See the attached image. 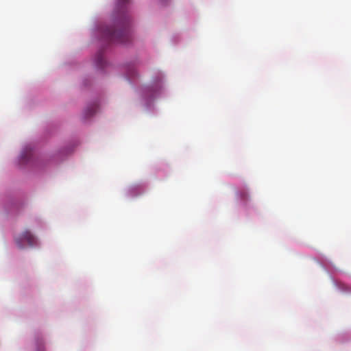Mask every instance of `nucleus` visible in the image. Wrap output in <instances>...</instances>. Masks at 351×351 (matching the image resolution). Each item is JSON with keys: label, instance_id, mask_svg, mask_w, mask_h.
<instances>
[{"label": "nucleus", "instance_id": "1", "mask_svg": "<svg viewBox=\"0 0 351 351\" xmlns=\"http://www.w3.org/2000/svg\"><path fill=\"white\" fill-rule=\"evenodd\" d=\"M104 36L108 42H119L125 43L129 40V32L125 29H115L114 27H108L104 30Z\"/></svg>", "mask_w": 351, "mask_h": 351}, {"label": "nucleus", "instance_id": "2", "mask_svg": "<svg viewBox=\"0 0 351 351\" xmlns=\"http://www.w3.org/2000/svg\"><path fill=\"white\" fill-rule=\"evenodd\" d=\"M23 241H25L29 246H34L36 244V238L29 231L27 230L23 232L20 237L15 239L16 243L20 249L23 248Z\"/></svg>", "mask_w": 351, "mask_h": 351}, {"label": "nucleus", "instance_id": "3", "mask_svg": "<svg viewBox=\"0 0 351 351\" xmlns=\"http://www.w3.org/2000/svg\"><path fill=\"white\" fill-rule=\"evenodd\" d=\"M95 61L97 66L99 68L104 67V65L106 64V60L101 51H99L97 53Z\"/></svg>", "mask_w": 351, "mask_h": 351}, {"label": "nucleus", "instance_id": "4", "mask_svg": "<svg viewBox=\"0 0 351 351\" xmlns=\"http://www.w3.org/2000/svg\"><path fill=\"white\" fill-rule=\"evenodd\" d=\"M97 111V106L95 104L88 107L86 110V115L87 117H90L92 116L93 114H94Z\"/></svg>", "mask_w": 351, "mask_h": 351}, {"label": "nucleus", "instance_id": "5", "mask_svg": "<svg viewBox=\"0 0 351 351\" xmlns=\"http://www.w3.org/2000/svg\"><path fill=\"white\" fill-rule=\"evenodd\" d=\"M136 73L134 68H130L128 69L127 72V77L129 80H131L136 75Z\"/></svg>", "mask_w": 351, "mask_h": 351}, {"label": "nucleus", "instance_id": "6", "mask_svg": "<svg viewBox=\"0 0 351 351\" xmlns=\"http://www.w3.org/2000/svg\"><path fill=\"white\" fill-rule=\"evenodd\" d=\"M129 1V0H118L119 5H123L124 4L127 3Z\"/></svg>", "mask_w": 351, "mask_h": 351}, {"label": "nucleus", "instance_id": "7", "mask_svg": "<svg viewBox=\"0 0 351 351\" xmlns=\"http://www.w3.org/2000/svg\"><path fill=\"white\" fill-rule=\"evenodd\" d=\"M21 158H22L23 159L25 158V156H24V154H22V155H21Z\"/></svg>", "mask_w": 351, "mask_h": 351}]
</instances>
